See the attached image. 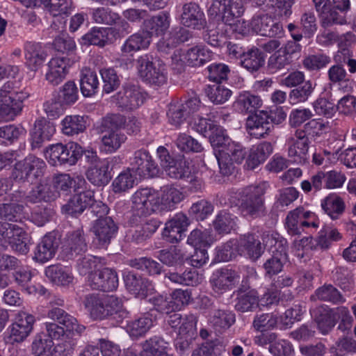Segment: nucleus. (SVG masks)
I'll return each mask as SVG.
<instances>
[{
    "instance_id": "obj_1",
    "label": "nucleus",
    "mask_w": 356,
    "mask_h": 356,
    "mask_svg": "<svg viewBox=\"0 0 356 356\" xmlns=\"http://www.w3.org/2000/svg\"><path fill=\"white\" fill-rule=\"evenodd\" d=\"M48 317L58 323H45L47 336L53 340L61 339L57 345L58 351L65 356L71 355L77 344L76 336H81L86 327L80 325L76 318L58 307H53L48 312Z\"/></svg>"
},
{
    "instance_id": "obj_2",
    "label": "nucleus",
    "mask_w": 356,
    "mask_h": 356,
    "mask_svg": "<svg viewBox=\"0 0 356 356\" xmlns=\"http://www.w3.org/2000/svg\"><path fill=\"white\" fill-rule=\"evenodd\" d=\"M82 302L94 320H102L113 315L124 318L127 315L121 300L114 296L90 293L83 297Z\"/></svg>"
},
{
    "instance_id": "obj_3",
    "label": "nucleus",
    "mask_w": 356,
    "mask_h": 356,
    "mask_svg": "<svg viewBox=\"0 0 356 356\" xmlns=\"http://www.w3.org/2000/svg\"><path fill=\"white\" fill-rule=\"evenodd\" d=\"M29 93L13 81L5 83L0 88V122L13 120L24 108V102Z\"/></svg>"
},
{
    "instance_id": "obj_4",
    "label": "nucleus",
    "mask_w": 356,
    "mask_h": 356,
    "mask_svg": "<svg viewBox=\"0 0 356 356\" xmlns=\"http://www.w3.org/2000/svg\"><path fill=\"white\" fill-rule=\"evenodd\" d=\"M266 184L251 185L245 188L240 195L241 213L252 218H260L266 215L265 198Z\"/></svg>"
},
{
    "instance_id": "obj_5",
    "label": "nucleus",
    "mask_w": 356,
    "mask_h": 356,
    "mask_svg": "<svg viewBox=\"0 0 356 356\" xmlns=\"http://www.w3.org/2000/svg\"><path fill=\"white\" fill-rule=\"evenodd\" d=\"M90 166L86 171L88 181L97 186H104L112 178V164L117 161L116 157L99 159L95 152H88L86 154Z\"/></svg>"
},
{
    "instance_id": "obj_6",
    "label": "nucleus",
    "mask_w": 356,
    "mask_h": 356,
    "mask_svg": "<svg viewBox=\"0 0 356 356\" xmlns=\"http://www.w3.org/2000/svg\"><path fill=\"white\" fill-rule=\"evenodd\" d=\"M264 248H272L273 254L268 259L264 267H283L289 266L290 262L286 253L287 241L277 232H264L261 237Z\"/></svg>"
},
{
    "instance_id": "obj_7",
    "label": "nucleus",
    "mask_w": 356,
    "mask_h": 356,
    "mask_svg": "<svg viewBox=\"0 0 356 356\" xmlns=\"http://www.w3.org/2000/svg\"><path fill=\"white\" fill-rule=\"evenodd\" d=\"M79 274L87 276L88 284L94 289L110 291L118 285L117 273L112 268H79Z\"/></svg>"
},
{
    "instance_id": "obj_8",
    "label": "nucleus",
    "mask_w": 356,
    "mask_h": 356,
    "mask_svg": "<svg viewBox=\"0 0 356 356\" xmlns=\"http://www.w3.org/2000/svg\"><path fill=\"white\" fill-rule=\"evenodd\" d=\"M158 192L145 188L137 190L131 197V209L139 216H146L159 211Z\"/></svg>"
},
{
    "instance_id": "obj_9",
    "label": "nucleus",
    "mask_w": 356,
    "mask_h": 356,
    "mask_svg": "<svg viewBox=\"0 0 356 356\" xmlns=\"http://www.w3.org/2000/svg\"><path fill=\"white\" fill-rule=\"evenodd\" d=\"M246 155L245 149L238 143L231 141L224 149L216 154L220 172L223 175H229L233 170V163H241Z\"/></svg>"
},
{
    "instance_id": "obj_10",
    "label": "nucleus",
    "mask_w": 356,
    "mask_h": 356,
    "mask_svg": "<svg viewBox=\"0 0 356 356\" xmlns=\"http://www.w3.org/2000/svg\"><path fill=\"white\" fill-rule=\"evenodd\" d=\"M136 62L138 74L144 81L154 86H161L166 82L167 76L164 65L158 64V66H156L149 55L145 54L140 56Z\"/></svg>"
},
{
    "instance_id": "obj_11",
    "label": "nucleus",
    "mask_w": 356,
    "mask_h": 356,
    "mask_svg": "<svg viewBox=\"0 0 356 356\" xmlns=\"http://www.w3.org/2000/svg\"><path fill=\"white\" fill-rule=\"evenodd\" d=\"M302 47L294 41H287L268 59L267 69L271 74L276 73L292 63V56L301 51Z\"/></svg>"
},
{
    "instance_id": "obj_12",
    "label": "nucleus",
    "mask_w": 356,
    "mask_h": 356,
    "mask_svg": "<svg viewBox=\"0 0 356 356\" xmlns=\"http://www.w3.org/2000/svg\"><path fill=\"white\" fill-rule=\"evenodd\" d=\"M145 100V95L140 88L127 84L112 97L113 102L122 111H130L139 108Z\"/></svg>"
},
{
    "instance_id": "obj_13",
    "label": "nucleus",
    "mask_w": 356,
    "mask_h": 356,
    "mask_svg": "<svg viewBox=\"0 0 356 356\" xmlns=\"http://www.w3.org/2000/svg\"><path fill=\"white\" fill-rule=\"evenodd\" d=\"M34 323L35 317L33 315L23 311L19 312L8 327L6 342L11 344L23 342L32 332Z\"/></svg>"
},
{
    "instance_id": "obj_14",
    "label": "nucleus",
    "mask_w": 356,
    "mask_h": 356,
    "mask_svg": "<svg viewBox=\"0 0 356 356\" xmlns=\"http://www.w3.org/2000/svg\"><path fill=\"white\" fill-rule=\"evenodd\" d=\"M59 192L51 186V184L42 182L33 187L29 195L25 196V193L22 191H16L12 193L10 200L13 202H21L26 199L31 203H37L41 201L51 202L59 197Z\"/></svg>"
},
{
    "instance_id": "obj_15",
    "label": "nucleus",
    "mask_w": 356,
    "mask_h": 356,
    "mask_svg": "<svg viewBox=\"0 0 356 356\" xmlns=\"http://www.w3.org/2000/svg\"><path fill=\"white\" fill-rule=\"evenodd\" d=\"M243 12L241 4L232 0H213L208 10L209 15L221 19L225 23H232L234 18L240 17Z\"/></svg>"
},
{
    "instance_id": "obj_16",
    "label": "nucleus",
    "mask_w": 356,
    "mask_h": 356,
    "mask_svg": "<svg viewBox=\"0 0 356 356\" xmlns=\"http://www.w3.org/2000/svg\"><path fill=\"white\" fill-rule=\"evenodd\" d=\"M179 13L180 24L185 27L201 30L207 25L204 13L196 3H184L181 6Z\"/></svg>"
},
{
    "instance_id": "obj_17",
    "label": "nucleus",
    "mask_w": 356,
    "mask_h": 356,
    "mask_svg": "<svg viewBox=\"0 0 356 356\" xmlns=\"http://www.w3.org/2000/svg\"><path fill=\"white\" fill-rule=\"evenodd\" d=\"M131 171L140 178H149L159 173V168L145 149H139L134 152L131 161Z\"/></svg>"
},
{
    "instance_id": "obj_18",
    "label": "nucleus",
    "mask_w": 356,
    "mask_h": 356,
    "mask_svg": "<svg viewBox=\"0 0 356 356\" xmlns=\"http://www.w3.org/2000/svg\"><path fill=\"white\" fill-rule=\"evenodd\" d=\"M92 19L95 23L115 25L117 31L120 35H124L130 32V26L129 23L122 19L118 13L113 11L111 9L106 7H99L95 8L92 12Z\"/></svg>"
},
{
    "instance_id": "obj_19",
    "label": "nucleus",
    "mask_w": 356,
    "mask_h": 356,
    "mask_svg": "<svg viewBox=\"0 0 356 356\" xmlns=\"http://www.w3.org/2000/svg\"><path fill=\"white\" fill-rule=\"evenodd\" d=\"M118 227L111 217L98 218L92 227L95 235L93 242L99 248H105L115 236Z\"/></svg>"
},
{
    "instance_id": "obj_20",
    "label": "nucleus",
    "mask_w": 356,
    "mask_h": 356,
    "mask_svg": "<svg viewBox=\"0 0 356 356\" xmlns=\"http://www.w3.org/2000/svg\"><path fill=\"white\" fill-rule=\"evenodd\" d=\"M250 26L254 33L270 38L280 36L284 33L282 24L274 21L268 15L253 17L250 22Z\"/></svg>"
},
{
    "instance_id": "obj_21",
    "label": "nucleus",
    "mask_w": 356,
    "mask_h": 356,
    "mask_svg": "<svg viewBox=\"0 0 356 356\" xmlns=\"http://www.w3.org/2000/svg\"><path fill=\"white\" fill-rule=\"evenodd\" d=\"M246 127L252 136L260 138L268 136L273 129V125L269 122L268 113L259 111L248 118Z\"/></svg>"
},
{
    "instance_id": "obj_22",
    "label": "nucleus",
    "mask_w": 356,
    "mask_h": 356,
    "mask_svg": "<svg viewBox=\"0 0 356 356\" xmlns=\"http://www.w3.org/2000/svg\"><path fill=\"white\" fill-rule=\"evenodd\" d=\"M116 27L93 28L83 36V40L89 44L104 47L111 44L114 40L122 37Z\"/></svg>"
},
{
    "instance_id": "obj_23",
    "label": "nucleus",
    "mask_w": 356,
    "mask_h": 356,
    "mask_svg": "<svg viewBox=\"0 0 356 356\" xmlns=\"http://www.w3.org/2000/svg\"><path fill=\"white\" fill-rule=\"evenodd\" d=\"M311 314L323 334H327L336 325L337 308L331 309L327 305H321L311 310Z\"/></svg>"
},
{
    "instance_id": "obj_24",
    "label": "nucleus",
    "mask_w": 356,
    "mask_h": 356,
    "mask_svg": "<svg viewBox=\"0 0 356 356\" xmlns=\"http://www.w3.org/2000/svg\"><path fill=\"white\" fill-rule=\"evenodd\" d=\"M239 275L232 268H217L211 277L212 288L219 294L232 288L238 282Z\"/></svg>"
},
{
    "instance_id": "obj_25",
    "label": "nucleus",
    "mask_w": 356,
    "mask_h": 356,
    "mask_svg": "<svg viewBox=\"0 0 356 356\" xmlns=\"http://www.w3.org/2000/svg\"><path fill=\"white\" fill-rule=\"evenodd\" d=\"M56 132L53 122L44 118H40L35 122L34 127L31 134L32 149L40 148L44 142L49 140Z\"/></svg>"
},
{
    "instance_id": "obj_26",
    "label": "nucleus",
    "mask_w": 356,
    "mask_h": 356,
    "mask_svg": "<svg viewBox=\"0 0 356 356\" xmlns=\"http://www.w3.org/2000/svg\"><path fill=\"white\" fill-rule=\"evenodd\" d=\"M25 65L31 71H38L46 60L47 54L40 43L26 42L24 45Z\"/></svg>"
},
{
    "instance_id": "obj_27",
    "label": "nucleus",
    "mask_w": 356,
    "mask_h": 356,
    "mask_svg": "<svg viewBox=\"0 0 356 356\" xmlns=\"http://www.w3.org/2000/svg\"><path fill=\"white\" fill-rule=\"evenodd\" d=\"M151 42V36L146 31H139L129 36L121 46L123 56H133L138 51L148 48Z\"/></svg>"
},
{
    "instance_id": "obj_28",
    "label": "nucleus",
    "mask_w": 356,
    "mask_h": 356,
    "mask_svg": "<svg viewBox=\"0 0 356 356\" xmlns=\"http://www.w3.org/2000/svg\"><path fill=\"white\" fill-rule=\"evenodd\" d=\"M93 192L84 191L77 192L76 194L62 207V212L65 214L76 216L81 214L91 204Z\"/></svg>"
},
{
    "instance_id": "obj_29",
    "label": "nucleus",
    "mask_w": 356,
    "mask_h": 356,
    "mask_svg": "<svg viewBox=\"0 0 356 356\" xmlns=\"http://www.w3.org/2000/svg\"><path fill=\"white\" fill-rule=\"evenodd\" d=\"M68 59L64 57H55L48 63L46 80L53 86L60 83L67 73Z\"/></svg>"
},
{
    "instance_id": "obj_30",
    "label": "nucleus",
    "mask_w": 356,
    "mask_h": 356,
    "mask_svg": "<svg viewBox=\"0 0 356 356\" xmlns=\"http://www.w3.org/2000/svg\"><path fill=\"white\" fill-rule=\"evenodd\" d=\"M158 196L159 211L173 209L175 205L181 202L184 197L183 193L172 185L162 187L161 191L158 192Z\"/></svg>"
},
{
    "instance_id": "obj_31",
    "label": "nucleus",
    "mask_w": 356,
    "mask_h": 356,
    "mask_svg": "<svg viewBox=\"0 0 356 356\" xmlns=\"http://www.w3.org/2000/svg\"><path fill=\"white\" fill-rule=\"evenodd\" d=\"M127 289L136 297L144 298L150 290V284L147 280L134 273L128 272L124 276Z\"/></svg>"
},
{
    "instance_id": "obj_32",
    "label": "nucleus",
    "mask_w": 356,
    "mask_h": 356,
    "mask_svg": "<svg viewBox=\"0 0 356 356\" xmlns=\"http://www.w3.org/2000/svg\"><path fill=\"white\" fill-rule=\"evenodd\" d=\"M273 147L270 142L264 141L252 146L245 162L249 170H254L264 163L273 153Z\"/></svg>"
},
{
    "instance_id": "obj_33",
    "label": "nucleus",
    "mask_w": 356,
    "mask_h": 356,
    "mask_svg": "<svg viewBox=\"0 0 356 356\" xmlns=\"http://www.w3.org/2000/svg\"><path fill=\"white\" fill-rule=\"evenodd\" d=\"M262 105V100L256 95L248 91H243L238 95L233 104L236 111L240 113H252Z\"/></svg>"
},
{
    "instance_id": "obj_34",
    "label": "nucleus",
    "mask_w": 356,
    "mask_h": 356,
    "mask_svg": "<svg viewBox=\"0 0 356 356\" xmlns=\"http://www.w3.org/2000/svg\"><path fill=\"white\" fill-rule=\"evenodd\" d=\"M58 243L55 236L46 234L38 245L33 259L40 264H44L55 254Z\"/></svg>"
},
{
    "instance_id": "obj_35",
    "label": "nucleus",
    "mask_w": 356,
    "mask_h": 356,
    "mask_svg": "<svg viewBox=\"0 0 356 356\" xmlns=\"http://www.w3.org/2000/svg\"><path fill=\"white\" fill-rule=\"evenodd\" d=\"M321 206L331 219H339L344 213L346 204L342 197L336 193H331L321 200Z\"/></svg>"
},
{
    "instance_id": "obj_36",
    "label": "nucleus",
    "mask_w": 356,
    "mask_h": 356,
    "mask_svg": "<svg viewBox=\"0 0 356 356\" xmlns=\"http://www.w3.org/2000/svg\"><path fill=\"white\" fill-rule=\"evenodd\" d=\"M102 147L106 153H114L125 143L127 136L118 130H103Z\"/></svg>"
},
{
    "instance_id": "obj_37",
    "label": "nucleus",
    "mask_w": 356,
    "mask_h": 356,
    "mask_svg": "<svg viewBox=\"0 0 356 356\" xmlns=\"http://www.w3.org/2000/svg\"><path fill=\"white\" fill-rule=\"evenodd\" d=\"M88 117L84 115H67L61 121L62 132L66 136L77 135L87 128Z\"/></svg>"
},
{
    "instance_id": "obj_38",
    "label": "nucleus",
    "mask_w": 356,
    "mask_h": 356,
    "mask_svg": "<svg viewBox=\"0 0 356 356\" xmlns=\"http://www.w3.org/2000/svg\"><path fill=\"white\" fill-rule=\"evenodd\" d=\"M259 305L258 293L254 290L248 292L240 289L236 299L235 309L241 312H248L255 311Z\"/></svg>"
},
{
    "instance_id": "obj_39",
    "label": "nucleus",
    "mask_w": 356,
    "mask_h": 356,
    "mask_svg": "<svg viewBox=\"0 0 356 356\" xmlns=\"http://www.w3.org/2000/svg\"><path fill=\"white\" fill-rule=\"evenodd\" d=\"M170 24V15L165 12H161L145 22V28L147 29L146 32L150 36L153 34L157 36L163 35L169 29Z\"/></svg>"
},
{
    "instance_id": "obj_40",
    "label": "nucleus",
    "mask_w": 356,
    "mask_h": 356,
    "mask_svg": "<svg viewBox=\"0 0 356 356\" xmlns=\"http://www.w3.org/2000/svg\"><path fill=\"white\" fill-rule=\"evenodd\" d=\"M212 56V51L205 47L195 46L185 51L184 60L188 65L198 67L209 61Z\"/></svg>"
},
{
    "instance_id": "obj_41",
    "label": "nucleus",
    "mask_w": 356,
    "mask_h": 356,
    "mask_svg": "<svg viewBox=\"0 0 356 356\" xmlns=\"http://www.w3.org/2000/svg\"><path fill=\"white\" fill-rule=\"evenodd\" d=\"M190 37V33L186 29L180 27L174 29L170 32L166 38L158 43V47L161 51L168 53L170 49L187 41Z\"/></svg>"
},
{
    "instance_id": "obj_42",
    "label": "nucleus",
    "mask_w": 356,
    "mask_h": 356,
    "mask_svg": "<svg viewBox=\"0 0 356 356\" xmlns=\"http://www.w3.org/2000/svg\"><path fill=\"white\" fill-rule=\"evenodd\" d=\"M288 156L293 162L297 163H305L308 160L309 143L305 140H294L289 139Z\"/></svg>"
},
{
    "instance_id": "obj_43",
    "label": "nucleus",
    "mask_w": 356,
    "mask_h": 356,
    "mask_svg": "<svg viewBox=\"0 0 356 356\" xmlns=\"http://www.w3.org/2000/svg\"><path fill=\"white\" fill-rule=\"evenodd\" d=\"M80 86L83 96L91 97L95 95L99 88V80L96 72L89 68L83 70Z\"/></svg>"
},
{
    "instance_id": "obj_44",
    "label": "nucleus",
    "mask_w": 356,
    "mask_h": 356,
    "mask_svg": "<svg viewBox=\"0 0 356 356\" xmlns=\"http://www.w3.org/2000/svg\"><path fill=\"white\" fill-rule=\"evenodd\" d=\"M235 321L233 313L227 310H215L210 317L211 326L219 332L228 329Z\"/></svg>"
},
{
    "instance_id": "obj_45",
    "label": "nucleus",
    "mask_w": 356,
    "mask_h": 356,
    "mask_svg": "<svg viewBox=\"0 0 356 356\" xmlns=\"http://www.w3.org/2000/svg\"><path fill=\"white\" fill-rule=\"evenodd\" d=\"M310 299L311 300H319L334 304L344 302V299L340 292L331 284H325L317 289Z\"/></svg>"
},
{
    "instance_id": "obj_46",
    "label": "nucleus",
    "mask_w": 356,
    "mask_h": 356,
    "mask_svg": "<svg viewBox=\"0 0 356 356\" xmlns=\"http://www.w3.org/2000/svg\"><path fill=\"white\" fill-rule=\"evenodd\" d=\"M53 16L68 15L74 8L72 0H40Z\"/></svg>"
},
{
    "instance_id": "obj_47",
    "label": "nucleus",
    "mask_w": 356,
    "mask_h": 356,
    "mask_svg": "<svg viewBox=\"0 0 356 356\" xmlns=\"http://www.w3.org/2000/svg\"><path fill=\"white\" fill-rule=\"evenodd\" d=\"M236 217L226 210L220 211L213 222L215 230L219 234H228L236 225Z\"/></svg>"
},
{
    "instance_id": "obj_48",
    "label": "nucleus",
    "mask_w": 356,
    "mask_h": 356,
    "mask_svg": "<svg viewBox=\"0 0 356 356\" xmlns=\"http://www.w3.org/2000/svg\"><path fill=\"white\" fill-rule=\"evenodd\" d=\"M264 56L262 52L257 48L251 49L248 52L243 54L241 60V65L249 71L258 70L264 64Z\"/></svg>"
},
{
    "instance_id": "obj_49",
    "label": "nucleus",
    "mask_w": 356,
    "mask_h": 356,
    "mask_svg": "<svg viewBox=\"0 0 356 356\" xmlns=\"http://www.w3.org/2000/svg\"><path fill=\"white\" fill-rule=\"evenodd\" d=\"M241 244L246 250L248 257L253 261L259 258L264 252V248L252 234L243 235L241 238Z\"/></svg>"
},
{
    "instance_id": "obj_50",
    "label": "nucleus",
    "mask_w": 356,
    "mask_h": 356,
    "mask_svg": "<svg viewBox=\"0 0 356 356\" xmlns=\"http://www.w3.org/2000/svg\"><path fill=\"white\" fill-rule=\"evenodd\" d=\"M213 241V237L209 232L194 229L188 236L187 243L193 246L195 250H202L210 247Z\"/></svg>"
},
{
    "instance_id": "obj_51",
    "label": "nucleus",
    "mask_w": 356,
    "mask_h": 356,
    "mask_svg": "<svg viewBox=\"0 0 356 356\" xmlns=\"http://www.w3.org/2000/svg\"><path fill=\"white\" fill-rule=\"evenodd\" d=\"M225 351L222 341L216 339L204 343L193 352L192 356H221Z\"/></svg>"
},
{
    "instance_id": "obj_52",
    "label": "nucleus",
    "mask_w": 356,
    "mask_h": 356,
    "mask_svg": "<svg viewBox=\"0 0 356 356\" xmlns=\"http://www.w3.org/2000/svg\"><path fill=\"white\" fill-rule=\"evenodd\" d=\"M136 175L131 169L122 172L112 183L114 193H122L131 188L136 179Z\"/></svg>"
},
{
    "instance_id": "obj_53",
    "label": "nucleus",
    "mask_w": 356,
    "mask_h": 356,
    "mask_svg": "<svg viewBox=\"0 0 356 356\" xmlns=\"http://www.w3.org/2000/svg\"><path fill=\"white\" fill-rule=\"evenodd\" d=\"M311 81H305L303 85L291 90L289 95V102L292 105L305 102L314 91Z\"/></svg>"
},
{
    "instance_id": "obj_54",
    "label": "nucleus",
    "mask_w": 356,
    "mask_h": 356,
    "mask_svg": "<svg viewBox=\"0 0 356 356\" xmlns=\"http://www.w3.org/2000/svg\"><path fill=\"white\" fill-rule=\"evenodd\" d=\"M207 96L215 104L226 102L232 95V91L223 86L214 84L208 86L205 89Z\"/></svg>"
},
{
    "instance_id": "obj_55",
    "label": "nucleus",
    "mask_w": 356,
    "mask_h": 356,
    "mask_svg": "<svg viewBox=\"0 0 356 356\" xmlns=\"http://www.w3.org/2000/svg\"><path fill=\"white\" fill-rule=\"evenodd\" d=\"M333 8H327L319 14L321 23L323 27L328 28L334 25L343 24L346 17L343 13Z\"/></svg>"
},
{
    "instance_id": "obj_56",
    "label": "nucleus",
    "mask_w": 356,
    "mask_h": 356,
    "mask_svg": "<svg viewBox=\"0 0 356 356\" xmlns=\"http://www.w3.org/2000/svg\"><path fill=\"white\" fill-rule=\"evenodd\" d=\"M45 275L53 284L60 286L69 284L74 279L67 268H46Z\"/></svg>"
},
{
    "instance_id": "obj_57",
    "label": "nucleus",
    "mask_w": 356,
    "mask_h": 356,
    "mask_svg": "<svg viewBox=\"0 0 356 356\" xmlns=\"http://www.w3.org/2000/svg\"><path fill=\"white\" fill-rule=\"evenodd\" d=\"M161 222L156 219H149L138 227L133 234L134 239L140 243L149 238L160 226Z\"/></svg>"
},
{
    "instance_id": "obj_58",
    "label": "nucleus",
    "mask_w": 356,
    "mask_h": 356,
    "mask_svg": "<svg viewBox=\"0 0 356 356\" xmlns=\"http://www.w3.org/2000/svg\"><path fill=\"white\" fill-rule=\"evenodd\" d=\"M60 164L74 165L83 155V148L76 143L71 142L64 145Z\"/></svg>"
},
{
    "instance_id": "obj_59",
    "label": "nucleus",
    "mask_w": 356,
    "mask_h": 356,
    "mask_svg": "<svg viewBox=\"0 0 356 356\" xmlns=\"http://www.w3.org/2000/svg\"><path fill=\"white\" fill-rule=\"evenodd\" d=\"M164 169L168 177L176 179L188 178L191 173L188 165L184 160H172Z\"/></svg>"
},
{
    "instance_id": "obj_60",
    "label": "nucleus",
    "mask_w": 356,
    "mask_h": 356,
    "mask_svg": "<svg viewBox=\"0 0 356 356\" xmlns=\"http://www.w3.org/2000/svg\"><path fill=\"white\" fill-rule=\"evenodd\" d=\"M25 133V129L21 126L14 124L6 125L0 128V145L12 144L15 140Z\"/></svg>"
},
{
    "instance_id": "obj_61",
    "label": "nucleus",
    "mask_w": 356,
    "mask_h": 356,
    "mask_svg": "<svg viewBox=\"0 0 356 356\" xmlns=\"http://www.w3.org/2000/svg\"><path fill=\"white\" fill-rule=\"evenodd\" d=\"M152 325V318L149 315H146L131 322L128 325V331L131 336L138 337L146 333Z\"/></svg>"
},
{
    "instance_id": "obj_62",
    "label": "nucleus",
    "mask_w": 356,
    "mask_h": 356,
    "mask_svg": "<svg viewBox=\"0 0 356 356\" xmlns=\"http://www.w3.org/2000/svg\"><path fill=\"white\" fill-rule=\"evenodd\" d=\"M167 115L171 124L179 127L187 115L183 103L179 102H171L168 106Z\"/></svg>"
},
{
    "instance_id": "obj_63",
    "label": "nucleus",
    "mask_w": 356,
    "mask_h": 356,
    "mask_svg": "<svg viewBox=\"0 0 356 356\" xmlns=\"http://www.w3.org/2000/svg\"><path fill=\"white\" fill-rule=\"evenodd\" d=\"M157 257L163 264L166 266H181L184 264V256L181 250L176 248L169 250H161Z\"/></svg>"
},
{
    "instance_id": "obj_64",
    "label": "nucleus",
    "mask_w": 356,
    "mask_h": 356,
    "mask_svg": "<svg viewBox=\"0 0 356 356\" xmlns=\"http://www.w3.org/2000/svg\"><path fill=\"white\" fill-rule=\"evenodd\" d=\"M331 62L330 56L324 54L309 55L302 61L303 66L309 70H320Z\"/></svg>"
}]
</instances>
